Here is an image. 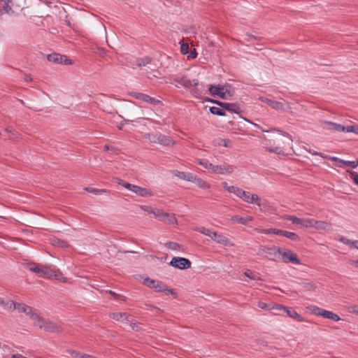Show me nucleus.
<instances>
[{"label":"nucleus","mask_w":358,"mask_h":358,"mask_svg":"<svg viewBox=\"0 0 358 358\" xmlns=\"http://www.w3.org/2000/svg\"><path fill=\"white\" fill-rule=\"evenodd\" d=\"M84 189L88 192H90V193H92L94 194H100L101 193L106 192V189H95V188H92V187H85V188H84Z\"/></svg>","instance_id":"8fccbe9b"},{"label":"nucleus","mask_w":358,"mask_h":358,"mask_svg":"<svg viewBox=\"0 0 358 358\" xmlns=\"http://www.w3.org/2000/svg\"><path fill=\"white\" fill-rule=\"evenodd\" d=\"M345 132H353L358 134V126L357 125H350L346 127Z\"/></svg>","instance_id":"5fc2aeb1"},{"label":"nucleus","mask_w":358,"mask_h":358,"mask_svg":"<svg viewBox=\"0 0 358 358\" xmlns=\"http://www.w3.org/2000/svg\"><path fill=\"white\" fill-rule=\"evenodd\" d=\"M243 201L248 203H255L258 206L264 205L261 203V198L256 194H251L249 192L243 190L240 197Z\"/></svg>","instance_id":"1a4fd4ad"},{"label":"nucleus","mask_w":358,"mask_h":358,"mask_svg":"<svg viewBox=\"0 0 358 358\" xmlns=\"http://www.w3.org/2000/svg\"><path fill=\"white\" fill-rule=\"evenodd\" d=\"M278 248L275 247H264L260 248L258 255L266 254V257H276L277 255H274L275 252H277Z\"/></svg>","instance_id":"6ab92c4d"},{"label":"nucleus","mask_w":358,"mask_h":358,"mask_svg":"<svg viewBox=\"0 0 358 358\" xmlns=\"http://www.w3.org/2000/svg\"><path fill=\"white\" fill-rule=\"evenodd\" d=\"M274 255H281L282 259L285 263L291 262L295 264H301V261L297 257V255L289 250L282 248H278L277 252H275Z\"/></svg>","instance_id":"423d86ee"},{"label":"nucleus","mask_w":358,"mask_h":358,"mask_svg":"<svg viewBox=\"0 0 358 358\" xmlns=\"http://www.w3.org/2000/svg\"><path fill=\"white\" fill-rule=\"evenodd\" d=\"M199 164L203 166L205 169H208L210 173L212 171V167L213 166V164L212 163H210L206 159H199L198 161Z\"/></svg>","instance_id":"c9c22d12"},{"label":"nucleus","mask_w":358,"mask_h":358,"mask_svg":"<svg viewBox=\"0 0 358 358\" xmlns=\"http://www.w3.org/2000/svg\"><path fill=\"white\" fill-rule=\"evenodd\" d=\"M331 224L327 222H325V221H322V220H315V224H314V229H317V230H323V231H329L331 229Z\"/></svg>","instance_id":"a211bd4d"},{"label":"nucleus","mask_w":358,"mask_h":358,"mask_svg":"<svg viewBox=\"0 0 358 358\" xmlns=\"http://www.w3.org/2000/svg\"><path fill=\"white\" fill-rule=\"evenodd\" d=\"M25 267L27 269H29L30 271H32V272L38 274L40 276L41 271V268L43 267V265L38 264L36 263H27V264H26Z\"/></svg>","instance_id":"412c9836"},{"label":"nucleus","mask_w":358,"mask_h":358,"mask_svg":"<svg viewBox=\"0 0 358 358\" xmlns=\"http://www.w3.org/2000/svg\"><path fill=\"white\" fill-rule=\"evenodd\" d=\"M350 264L355 268H358V260H350Z\"/></svg>","instance_id":"774afa93"},{"label":"nucleus","mask_w":358,"mask_h":358,"mask_svg":"<svg viewBox=\"0 0 358 358\" xmlns=\"http://www.w3.org/2000/svg\"><path fill=\"white\" fill-rule=\"evenodd\" d=\"M53 278L59 281H61L64 283H70L71 282L68 278L64 277L63 274L59 271V270L54 271L53 270Z\"/></svg>","instance_id":"cd10ccee"},{"label":"nucleus","mask_w":358,"mask_h":358,"mask_svg":"<svg viewBox=\"0 0 358 358\" xmlns=\"http://www.w3.org/2000/svg\"><path fill=\"white\" fill-rule=\"evenodd\" d=\"M221 185L223 187V188L226 189L228 192L231 194H234L236 186L229 185L227 182H222Z\"/></svg>","instance_id":"79ce46f5"},{"label":"nucleus","mask_w":358,"mask_h":358,"mask_svg":"<svg viewBox=\"0 0 358 358\" xmlns=\"http://www.w3.org/2000/svg\"><path fill=\"white\" fill-rule=\"evenodd\" d=\"M132 96L137 99L141 100V101L148 103L150 104H152V105L162 104L161 101H159L155 98L151 97L145 94L134 93Z\"/></svg>","instance_id":"ddd939ff"},{"label":"nucleus","mask_w":358,"mask_h":358,"mask_svg":"<svg viewBox=\"0 0 358 358\" xmlns=\"http://www.w3.org/2000/svg\"><path fill=\"white\" fill-rule=\"evenodd\" d=\"M52 241L54 245H57L61 248H66L68 246V244L64 241L60 240L59 238H53Z\"/></svg>","instance_id":"a18cd8bd"},{"label":"nucleus","mask_w":358,"mask_h":358,"mask_svg":"<svg viewBox=\"0 0 358 358\" xmlns=\"http://www.w3.org/2000/svg\"><path fill=\"white\" fill-rule=\"evenodd\" d=\"M140 208L148 213L152 214L155 216L156 213H158V208H152L150 206H140Z\"/></svg>","instance_id":"4c0bfd02"},{"label":"nucleus","mask_w":358,"mask_h":358,"mask_svg":"<svg viewBox=\"0 0 358 358\" xmlns=\"http://www.w3.org/2000/svg\"><path fill=\"white\" fill-rule=\"evenodd\" d=\"M151 62V59L149 57L141 58L136 59V64L138 66H145Z\"/></svg>","instance_id":"3c124183"},{"label":"nucleus","mask_w":358,"mask_h":358,"mask_svg":"<svg viewBox=\"0 0 358 358\" xmlns=\"http://www.w3.org/2000/svg\"><path fill=\"white\" fill-rule=\"evenodd\" d=\"M15 303L16 302L12 300L4 301L3 299V303L0 304V306H2L3 308L7 310L13 311L15 310Z\"/></svg>","instance_id":"2f4dec72"},{"label":"nucleus","mask_w":358,"mask_h":358,"mask_svg":"<svg viewBox=\"0 0 358 358\" xmlns=\"http://www.w3.org/2000/svg\"><path fill=\"white\" fill-rule=\"evenodd\" d=\"M3 2H4V5L2 8V10H3L4 14H10V13H13V10L11 6H10V3H12V0L5 1Z\"/></svg>","instance_id":"e433bc0d"},{"label":"nucleus","mask_w":358,"mask_h":358,"mask_svg":"<svg viewBox=\"0 0 358 358\" xmlns=\"http://www.w3.org/2000/svg\"><path fill=\"white\" fill-rule=\"evenodd\" d=\"M173 174L175 176L187 181L191 182L194 179V174L192 173L182 172L179 171H174Z\"/></svg>","instance_id":"f3484780"},{"label":"nucleus","mask_w":358,"mask_h":358,"mask_svg":"<svg viewBox=\"0 0 358 358\" xmlns=\"http://www.w3.org/2000/svg\"><path fill=\"white\" fill-rule=\"evenodd\" d=\"M170 265L174 268L184 270L189 268L192 263L188 259L185 257H173L170 262Z\"/></svg>","instance_id":"6e6552de"},{"label":"nucleus","mask_w":358,"mask_h":358,"mask_svg":"<svg viewBox=\"0 0 358 358\" xmlns=\"http://www.w3.org/2000/svg\"><path fill=\"white\" fill-rule=\"evenodd\" d=\"M213 241L224 247H231L234 245L227 236L220 232H217Z\"/></svg>","instance_id":"4468645a"},{"label":"nucleus","mask_w":358,"mask_h":358,"mask_svg":"<svg viewBox=\"0 0 358 358\" xmlns=\"http://www.w3.org/2000/svg\"><path fill=\"white\" fill-rule=\"evenodd\" d=\"M119 185H122L128 190L135 193L138 196L142 197H149L153 195L152 191L149 189L141 187L135 185L130 184L122 180L118 182Z\"/></svg>","instance_id":"39448f33"},{"label":"nucleus","mask_w":358,"mask_h":358,"mask_svg":"<svg viewBox=\"0 0 358 358\" xmlns=\"http://www.w3.org/2000/svg\"><path fill=\"white\" fill-rule=\"evenodd\" d=\"M270 106L272 107L273 109H275L278 110H281V111L285 110L283 103L282 102H280L278 101L273 100Z\"/></svg>","instance_id":"72a5a7b5"},{"label":"nucleus","mask_w":358,"mask_h":358,"mask_svg":"<svg viewBox=\"0 0 358 358\" xmlns=\"http://www.w3.org/2000/svg\"><path fill=\"white\" fill-rule=\"evenodd\" d=\"M110 317L120 322L128 320L129 315L126 313H113L110 314Z\"/></svg>","instance_id":"4be33fe9"},{"label":"nucleus","mask_w":358,"mask_h":358,"mask_svg":"<svg viewBox=\"0 0 358 358\" xmlns=\"http://www.w3.org/2000/svg\"><path fill=\"white\" fill-rule=\"evenodd\" d=\"M322 317L336 322L341 320V317L337 314L326 310L323 313Z\"/></svg>","instance_id":"7c9ffc66"},{"label":"nucleus","mask_w":358,"mask_h":358,"mask_svg":"<svg viewBox=\"0 0 358 358\" xmlns=\"http://www.w3.org/2000/svg\"><path fill=\"white\" fill-rule=\"evenodd\" d=\"M200 233L210 237L213 241H214L215 236L217 231H212L210 229H207L205 227H201L198 230Z\"/></svg>","instance_id":"c756f323"},{"label":"nucleus","mask_w":358,"mask_h":358,"mask_svg":"<svg viewBox=\"0 0 358 358\" xmlns=\"http://www.w3.org/2000/svg\"><path fill=\"white\" fill-rule=\"evenodd\" d=\"M31 323L34 327L48 332H58L61 330L60 327L56 323L43 317L38 313L34 316Z\"/></svg>","instance_id":"f03ea898"},{"label":"nucleus","mask_w":358,"mask_h":358,"mask_svg":"<svg viewBox=\"0 0 358 358\" xmlns=\"http://www.w3.org/2000/svg\"><path fill=\"white\" fill-rule=\"evenodd\" d=\"M338 167L351 166L352 168H357L358 166V160L355 161H345L342 159L341 164H338Z\"/></svg>","instance_id":"473e14b6"},{"label":"nucleus","mask_w":358,"mask_h":358,"mask_svg":"<svg viewBox=\"0 0 358 358\" xmlns=\"http://www.w3.org/2000/svg\"><path fill=\"white\" fill-rule=\"evenodd\" d=\"M339 241L343 243V244H345L346 245H348L350 248H353L354 243H355V241H352V240L348 239V238H345V237H341L339 239Z\"/></svg>","instance_id":"603ef678"},{"label":"nucleus","mask_w":358,"mask_h":358,"mask_svg":"<svg viewBox=\"0 0 358 358\" xmlns=\"http://www.w3.org/2000/svg\"><path fill=\"white\" fill-rule=\"evenodd\" d=\"M284 232H285V231H283V230H280V229H273V234H277V235H281V236L284 235Z\"/></svg>","instance_id":"0e129e2a"},{"label":"nucleus","mask_w":358,"mask_h":358,"mask_svg":"<svg viewBox=\"0 0 358 358\" xmlns=\"http://www.w3.org/2000/svg\"><path fill=\"white\" fill-rule=\"evenodd\" d=\"M15 310H17L19 313H24L29 317L31 322L34 320V316L37 314L31 307L22 303H15Z\"/></svg>","instance_id":"9d476101"},{"label":"nucleus","mask_w":358,"mask_h":358,"mask_svg":"<svg viewBox=\"0 0 358 358\" xmlns=\"http://www.w3.org/2000/svg\"><path fill=\"white\" fill-rule=\"evenodd\" d=\"M264 149L277 155L288 154L292 150V138L287 134L274 131L264 137Z\"/></svg>","instance_id":"f257e3e1"},{"label":"nucleus","mask_w":358,"mask_h":358,"mask_svg":"<svg viewBox=\"0 0 358 358\" xmlns=\"http://www.w3.org/2000/svg\"><path fill=\"white\" fill-rule=\"evenodd\" d=\"M215 103L231 113H238L240 110L239 106L236 103H224L221 101H215Z\"/></svg>","instance_id":"dca6fc26"},{"label":"nucleus","mask_w":358,"mask_h":358,"mask_svg":"<svg viewBox=\"0 0 358 358\" xmlns=\"http://www.w3.org/2000/svg\"><path fill=\"white\" fill-rule=\"evenodd\" d=\"M145 138L152 143H158L159 142V134H147Z\"/></svg>","instance_id":"49530a36"},{"label":"nucleus","mask_w":358,"mask_h":358,"mask_svg":"<svg viewBox=\"0 0 358 358\" xmlns=\"http://www.w3.org/2000/svg\"><path fill=\"white\" fill-rule=\"evenodd\" d=\"M231 220L235 222L241 223L242 224H246L248 222H251L253 220V217L251 216H248L247 217H242L238 215H234L231 217Z\"/></svg>","instance_id":"bb28decb"},{"label":"nucleus","mask_w":358,"mask_h":358,"mask_svg":"<svg viewBox=\"0 0 358 358\" xmlns=\"http://www.w3.org/2000/svg\"><path fill=\"white\" fill-rule=\"evenodd\" d=\"M299 285L307 291L315 292L317 289L316 285L313 282L308 280L302 281Z\"/></svg>","instance_id":"b1692460"},{"label":"nucleus","mask_w":358,"mask_h":358,"mask_svg":"<svg viewBox=\"0 0 358 358\" xmlns=\"http://www.w3.org/2000/svg\"><path fill=\"white\" fill-rule=\"evenodd\" d=\"M243 192V189H241L238 187H236L234 194L236 195V196H238V198H240L241 196V194Z\"/></svg>","instance_id":"052dcab7"},{"label":"nucleus","mask_w":358,"mask_h":358,"mask_svg":"<svg viewBox=\"0 0 358 358\" xmlns=\"http://www.w3.org/2000/svg\"><path fill=\"white\" fill-rule=\"evenodd\" d=\"M71 355L75 357V358H83L85 355V354H82L80 352H73L71 353Z\"/></svg>","instance_id":"680f3d73"},{"label":"nucleus","mask_w":358,"mask_h":358,"mask_svg":"<svg viewBox=\"0 0 358 358\" xmlns=\"http://www.w3.org/2000/svg\"><path fill=\"white\" fill-rule=\"evenodd\" d=\"M155 217L159 218L160 221L167 224H177V220L174 214L164 212L160 209H158V213H156Z\"/></svg>","instance_id":"9b49d317"},{"label":"nucleus","mask_w":358,"mask_h":358,"mask_svg":"<svg viewBox=\"0 0 358 358\" xmlns=\"http://www.w3.org/2000/svg\"><path fill=\"white\" fill-rule=\"evenodd\" d=\"M127 109L128 110V114L131 116V117H134V110L136 109V107L132 105V104H129L127 106Z\"/></svg>","instance_id":"6e6d98bb"},{"label":"nucleus","mask_w":358,"mask_h":358,"mask_svg":"<svg viewBox=\"0 0 358 358\" xmlns=\"http://www.w3.org/2000/svg\"><path fill=\"white\" fill-rule=\"evenodd\" d=\"M348 172L351 175L354 182L358 185V174L353 171H348Z\"/></svg>","instance_id":"4d7b16f0"},{"label":"nucleus","mask_w":358,"mask_h":358,"mask_svg":"<svg viewBox=\"0 0 358 358\" xmlns=\"http://www.w3.org/2000/svg\"><path fill=\"white\" fill-rule=\"evenodd\" d=\"M210 111L212 114H214V115H220V116L225 115V113L222 109H220V108H217V107H215V106L210 107Z\"/></svg>","instance_id":"37998d69"},{"label":"nucleus","mask_w":358,"mask_h":358,"mask_svg":"<svg viewBox=\"0 0 358 358\" xmlns=\"http://www.w3.org/2000/svg\"><path fill=\"white\" fill-rule=\"evenodd\" d=\"M166 248L172 250H178L180 248L178 243L176 242H168L165 243Z\"/></svg>","instance_id":"c03bdc74"},{"label":"nucleus","mask_w":358,"mask_h":358,"mask_svg":"<svg viewBox=\"0 0 358 358\" xmlns=\"http://www.w3.org/2000/svg\"><path fill=\"white\" fill-rule=\"evenodd\" d=\"M257 305L262 309H266L267 308V304L264 303V302L259 301Z\"/></svg>","instance_id":"338daca9"},{"label":"nucleus","mask_w":358,"mask_h":358,"mask_svg":"<svg viewBox=\"0 0 358 358\" xmlns=\"http://www.w3.org/2000/svg\"><path fill=\"white\" fill-rule=\"evenodd\" d=\"M283 236L291 239V240H294V241H296V240L299 239V236L294 232L285 231Z\"/></svg>","instance_id":"de8ad7c7"},{"label":"nucleus","mask_w":358,"mask_h":358,"mask_svg":"<svg viewBox=\"0 0 358 358\" xmlns=\"http://www.w3.org/2000/svg\"><path fill=\"white\" fill-rule=\"evenodd\" d=\"M175 81L185 87H189L192 85L190 80L185 76L177 77L175 78Z\"/></svg>","instance_id":"c85d7f7f"},{"label":"nucleus","mask_w":358,"mask_h":358,"mask_svg":"<svg viewBox=\"0 0 358 358\" xmlns=\"http://www.w3.org/2000/svg\"><path fill=\"white\" fill-rule=\"evenodd\" d=\"M197 55V53L195 50L193 51H191L189 55H188V58L189 59H194Z\"/></svg>","instance_id":"69168bd1"},{"label":"nucleus","mask_w":358,"mask_h":358,"mask_svg":"<svg viewBox=\"0 0 358 358\" xmlns=\"http://www.w3.org/2000/svg\"><path fill=\"white\" fill-rule=\"evenodd\" d=\"M288 220L292 221L294 224L300 225L301 227H303V218H299L296 216L289 215L287 218Z\"/></svg>","instance_id":"f704fd0d"},{"label":"nucleus","mask_w":358,"mask_h":358,"mask_svg":"<svg viewBox=\"0 0 358 358\" xmlns=\"http://www.w3.org/2000/svg\"><path fill=\"white\" fill-rule=\"evenodd\" d=\"M315 220L303 218V227L304 228H314Z\"/></svg>","instance_id":"ea45409f"},{"label":"nucleus","mask_w":358,"mask_h":358,"mask_svg":"<svg viewBox=\"0 0 358 358\" xmlns=\"http://www.w3.org/2000/svg\"><path fill=\"white\" fill-rule=\"evenodd\" d=\"M320 123L324 129L336 131H344V132H345V130H346V127H344L341 124H337L335 122L325 121V120H321Z\"/></svg>","instance_id":"f8f14e48"},{"label":"nucleus","mask_w":358,"mask_h":358,"mask_svg":"<svg viewBox=\"0 0 358 358\" xmlns=\"http://www.w3.org/2000/svg\"><path fill=\"white\" fill-rule=\"evenodd\" d=\"M209 92L212 96H218L222 99H228L234 94V89L229 85H210Z\"/></svg>","instance_id":"20e7f679"},{"label":"nucleus","mask_w":358,"mask_h":358,"mask_svg":"<svg viewBox=\"0 0 358 358\" xmlns=\"http://www.w3.org/2000/svg\"><path fill=\"white\" fill-rule=\"evenodd\" d=\"M255 231L264 233V234H271L273 233V229H255Z\"/></svg>","instance_id":"13d9d810"},{"label":"nucleus","mask_w":358,"mask_h":358,"mask_svg":"<svg viewBox=\"0 0 358 358\" xmlns=\"http://www.w3.org/2000/svg\"><path fill=\"white\" fill-rule=\"evenodd\" d=\"M235 167L229 164L223 163L221 164L215 165L212 167L211 173L224 175V174H232L234 171Z\"/></svg>","instance_id":"0eeeda50"},{"label":"nucleus","mask_w":358,"mask_h":358,"mask_svg":"<svg viewBox=\"0 0 358 358\" xmlns=\"http://www.w3.org/2000/svg\"><path fill=\"white\" fill-rule=\"evenodd\" d=\"M309 310L313 313V314L316 315L322 316L323 313L325 310H323L317 306H311L309 308Z\"/></svg>","instance_id":"58836bf2"},{"label":"nucleus","mask_w":358,"mask_h":358,"mask_svg":"<svg viewBox=\"0 0 358 358\" xmlns=\"http://www.w3.org/2000/svg\"><path fill=\"white\" fill-rule=\"evenodd\" d=\"M191 182L196 183V185L201 189H209L210 187V185L207 182L197 177L196 175H194V179H192Z\"/></svg>","instance_id":"5701e85b"},{"label":"nucleus","mask_w":358,"mask_h":358,"mask_svg":"<svg viewBox=\"0 0 358 358\" xmlns=\"http://www.w3.org/2000/svg\"><path fill=\"white\" fill-rule=\"evenodd\" d=\"M40 277L45 278H53V270L50 268V267L43 265V267L41 268V275Z\"/></svg>","instance_id":"aec40b11"},{"label":"nucleus","mask_w":358,"mask_h":358,"mask_svg":"<svg viewBox=\"0 0 358 358\" xmlns=\"http://www.w3.org/2000/svg\"><path fill=\"white\" fill-rule=\"evenodd\" d=\"M217 141V143L218 145L224 146L226 148L231 147V141L229 139L219 138Z\"/></svg>","instance_id":"a19ab883"},{"label":"nucleus","mask_w":358,"mask_h":358,"mask_svg":"<svg viewBox=\"0 0 358 358\" xmlns=\"http://www.w3.org/2000/svg\"><path fill=\"white\" fill-rule=\"evenodd\" d=\"M272 310H283L285 312L287 313V315L294 319H296V320L299 322H303V317L298 314L295 310H290L289 308L283 306H276L272 308Z\"/></svg>","instance_id":"2eb2a0df"},{"label":"nucleus","mask_w":358,"mask_h":358,"mask_svg":"<svg viewBox=\"0 0 358 358\" xmlns=\"http://www.w3.org/2000/svg\"><path fill=\"white\" fill-rule=\"evenodd\" d=\"M259 100H261L262 102L267 103L268 106H271V102L273 101L272 99L265 98V97H259Z\"/></svg>","instance_id":"e2e57ef3"},{"label":"nucleus","mask_w":358,"mask_h":358,"mask_svg":"<svg viewBox=\"0 0 358 358\" xmlns=\"http://www.w3.org/2000/svg\"><path fill=\"white\" fill-rule=\"evenodd\" d=\"M244 275L250 279L257 280L256 277L254 275H252V273L250 271H245L244 273ZM257 280H259V278H257Z\"/></svg>","instance_id":"bf43d9fd"},{"label":"nucleus","mask_w":358,"mask_h":358,"mask_svg":"<svg viewBox=\"0 0 358 358\" xmlns=\"http://www.w3.org/2000/svg\"><path fill=\"white\" fill-rule=\"evenodd\" d=\"M180 43L182 54L187 55L189 52V44L187 43H185L183 41H181Z\"/></svg>","instance_id":"09e8293b"},{"label":"nucleus","mask_w":358,"mask_h":358,"mask_svg":"<svg viewBox=\"0 0 358 358\" xmlns=\"http://www.w3.org/2000/svg\"><path fill=\"white\" fill-rule=\"evenodd\" d=\"M143 285L148 287L150 289H153L157 292H164L166 294H171L175 297L177 296V293L173 289L169 288L165 283L159 280H155L148 277L144 278Z\"/></svg>","instance_id":"7ed1b4c3"},{"label":"nucleus","mask_w":358,"mask_h":358,"mask_svg":"<svg viewBox=\"0 0 358 358\" xmlns=\"http://www.w3.org/2000/svg\"><path fill=\"white\" fill-rule=\"evenodd\" d=\"M324 159H328L329 160H331L333 162H335L336 163V166H338V164H341L342 159L336 157H331V156H322Z\"/></svg>","instance_id":"864d4df0"},{"label":"nucleus","mask_w":358,"mask_h":358,"mask_svg":"<svg viewBox=\"0 0 358 358\" xmlns=\"http://www.w3.org/2000/svg\"><path fill=\"white\" fill-rule=\"evenodd\" d=\"M158 143L166 146H171L174 145V142L171 138L162 134H159Z\"/></svg>","instance_id":"393cba45"},{"label":"nucleus","mask_w":358,"mask_h":358,"mask_svg":"<svg viewBox=\"0 0 358 358\" xmlns=\"http://www.w3.org/2000/svg\"><path fill=\"white\" fill-rule=\"evenodd\" d=\"M64 56L58 54L53 53L48 55V59L50 62H52L54 63L62 64L63 63Z\"/></svg>","instance_id":"a878e982"}]
</instances>
